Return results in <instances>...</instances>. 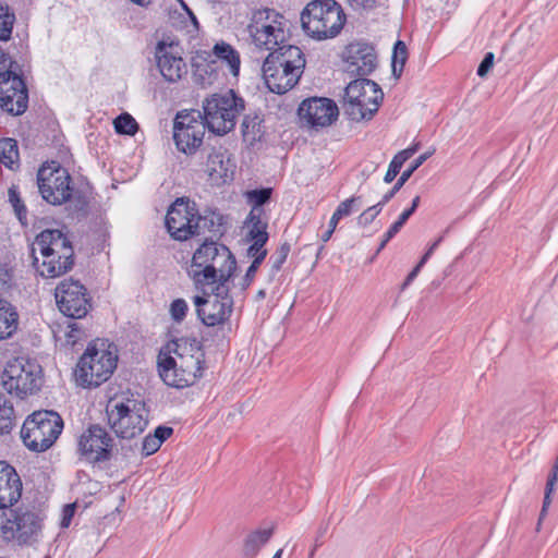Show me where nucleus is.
Listing matches in <instances>:
<instances>
[{
	"mask_svg": "<svg viewBox=\"0 0 558 558\" xmlns=\"http://www.w3.org/2000/svg\"><path fill=\"white\" fill-rule=\"evenodd\" d=\"M214 56L226 62L233 75H238L240 71V54L230 45L225 41L217 43L213 48Z\"/></svg>",
	"mask_w": 558,
	"mask_h": 558,
	"instance_id": "nucleus-28",
	"label": "nucleus"
},
{
	"mask_svg": "<svg viewBox=\"0 0 558 558\" xmlns=\"http://www.w3.org/2000/svg\"><path fill=\"white\" fill-rule=\"evenodd\" d=\"M114 130L118 134L134 135L138 130L136 120L130 113H121L114 121Z\"/></svg>",
	"mask_w": 558,
	"mask_h": 558,
	"instance_id": "nucleus-37",
	"label": "nucleus"
},
{
	"mask_svg": "<svg viewBox=\"0 0 558 558\" xmlns=\"http://www.w3.org/2000/svg\"><path fill=\"white\" fill-rule=\"evenodd\" d=\"M408 159H410L409 153L401 150L397 155H395L390 163L395 165L398 169L401 170L402 166Z\"/></svg>",
	"mask_w": 558,
	"mask_h": 558,
	"instance_id": "nucleus-56",
	"label": "nucleus"
},
{
	"mask_svg": "<svg viewBox=\"0 0 558 558\" xmlns=\"http://www.w3.org/2000/svg\"><path fill=\"white\" fill-rule=\"evenodd\" d=\"M305 57L296 46H281L271 51L263 63V77L270 92L286 94L300 81Z\"/></svg>",
	"mask_w": 558,
	"mask_h": 558,
	"instance_id": "nucleus-3",
	"label": "nucleus"
},
{
	"mask_svg": "<svg viewBox=\"0 0 558 558\" xmlns=\"http://www.w3.org/2000/svg\"><path fill=\"white\" fill-rule=\"evenodd\" d=\"M19 327V313L7 300L0 299V340L13 336Z\"/></svg>",
	"mask_w": 558,
	"mask_h": 558,
	"instance_id": "nucleus-27",
	"label": "nucleus"
},
{
	"mask_svg": "<svg viewBox=\"0 0 558 558\" xmlns=\"http://www.w3.org/2000/svg\"><path fill=\"white\" fill-rule=\"evenodd\" d=\"M264 216H265V210L263 208L252 207V209L245 220V223H246V226H251V225H259L263 222H267L264 219Z\"/></svg>",
	"mask_w": 558,
	"mask_h": 558,
	"instance_id": "nucleus-48",
	"label": "nucleus"
},
{
	"mask_svg": "<svg viewBox=\"0 0 558 558\" xmlns=\"http://www.w3.org/2000/svg\"><path fill=\"white\" fill-rule=\"evenodd\" d=\"M422 267H423V266L418 263V264H417V265L412 269V271L407 276V278H409L410 280H412V281H413V280L417 277V275H418V272L421 271Z\"/></svg>",
	"mask_w": 558,
	"mask_h": 558,
	"instance_id": "nucleus-60",
	"label": "nucleus"
},
{
	"mask_svg": "<svg viewBox=\"0 0 558 558\" xmlns=\"http://www.w3.org/2000/svg\"><path fill=\"white\" fill-rule=\"evenodd\" d=\"M236 270V259L225 244L205 241L192 256L187 275L195 287L207 293V288L229 286Z\"/></svg>",
	"mask_w": 558,
	"mask_h": 558,
	"instance_id": "nucleus-1",
	"label": "nucleus"
},
{
	"mask_svg": "<svg viewBox=\"0 0 558 558\" xmlns=\"http://www.w3.org/2000/svg\"><path fill=\"white\" fill-rule=\"evenodd\" d=\"M70 330L65 333V337L68 339V342H71L72 344L76 343V341L80 338V328L77 324H71L69 325Z\"/></svg>",
	"mask_w": 558,
	"mask_h": 558,
	"instance_id": "nucleus-54",
	"label": "nucleus"
},
{
	"mask_svg": "<svg viewBox=\"0 0 558 558\" xmlns=\"http://www.w3.org/2000/svg\"><path fill=\"white\" fill-rule=\"evenodd\" d=\"M75 512V505L70 504L65 505L62 510V519H61V526L68 527L71 524L72 518Z\"/></svg>",
	"mask_w": 558,
	"mask_h": 558,
	"instance_id": "nucleus-51",
	"label": "nucleus"
},
{
	"mask_svg": "<svg viewBox=\"0 0 558 558\" xmlns=\"http://www.w3.org/2000/svg\"><path fill=\"white\" fill-rule=\"evenodd\" d=\"M408 159H410L409 153L401 150L397 155H395L390 163L395 165L398 169L401 170L402 166Z\"/></svg>",
	"mask_w": 558,
	"mask_h": 558,
	"instance_id": "nucleus-55",
	"label": "nucleus"
},
{
	"mask_svg": "<svg viewBox=\"0 0 558 558\" xmlns=\"http://www.w3.org/2000/svg\"><path fill=\"white\" fill-rule=\"evenodd\" d=\"M274 533L272 529L257 530L251 533L244 543V555L254 558L259 549L268 543Z\"/></svg>",
	"mask_w": 558,
	"mask_h": 558,
	"instance_id": "nucleus-31",
	"label": "nucleus"
},
{
	"mask_svg": "<svg viewBox=\"0 0 558 558\" xmlns=\"http://www.w3.org/2000/svg\"><path fill=\"white\" fill-rule=\"evenodd\" d=\"M22 496V481L15 469L0 461V510L8 509Z\"/></svg>",
	"mask_w": 558,
	"mask_h": 558,
	"instance_id": "nucleus-25",
	"label": "nucleus"
},
{
	"mask_svg": "<svg viewBox=\"0 0 558 558\" xmlns=\"http://www.w3.org/2000/svg\"><path fill=\"white\" fill-rule=\"evenodd\" d=\"M347 71L357 76L369 75L377 65V56L373 46L366 43L350 44L344 53Z\"/></svg>",
	"mask_w": 558,
	"mask_h": 558,
	"instance_id": "nucleus-23",
	"label": "nucleus"
},
{
	"mask_svg": "<svg viewBox=\"0 0 558 558\" xmlns=\"http://www.w3.org/2000/svg\"><path fill=\"white\" fill-rule=\"evenodd\" d=\"M207 124L201 111H180L173 122V140L178 149L184 154H194L203 144Z\"/></svg>",
	"mask_w": 558,
	"mask_h": 558,
	"instance_id": "nucleus-15",
	"label": "nucleus"
},
{
	"mask_svg": "<svg viewBox=\"0 0 558 558\" xmlns=\"http://www.w3.org/2000/svg\"><path fill=\"white\" fill-rule=\"evenodd\" d=\"M411 216V210H403L399 218L387 230V238H395Z\"/></svg>",
	"mask_w": 558,
	"mask_h": 558,
	"instance_id": "nucleus-46",
	"label": "nucleus"
},
{
	"mask_svg": "<svg viewBox=\"0 0 558 558\" xmlns=\"http://www.w3.org/2000/svg\"><path fill=\"white\" fill-rule=\"evenodd\" d=\"M173 433V429L171 427L167 426H158L155 429L154 436L160 440V444H162L166 439H168Z\"/></svg>",
	"mask_w": 558,
	"mask_h": 558,
	"instance_id": "nucleus-52",
	"label": "nucleus"
},
{
	"mask_svg": "<svg viewBox=\"0 0 558 558\" xmlns=\"http://www.w3.org/2000/svg\"><path fill=\"white\" fill-rule=\"evenodd\" d=\"M404 151L409 153V157L411 158L417 150V145H413L411 147H408L403 149Z\"/></svg>",
	"mask_w": 558,
	"mask_h": 558,
	"instance_id": "nucleus-64",
	"label": "nucleus"
},
{
	"mask_svg": "<svg viewBox=\"0 0 558 558\" xmlns=\"http://www.w3.org/2000/svg\"><path fill=\"white\" fill-rule=\"evenodd\" d=\"M43 520L33 510L11 507L0 510V542L32 546L41 533Z\"/></svg>",
	"mask_w": 558,
	"mask_h": 558,
	"instance_id": "nucleus-6",
	"label": "nucleus"
},
{
	"mask_svg": "<svg viewBox=\"0 0 558 558\" xmlns=\"http://www.w3.org/2000/svg\"><path fill=\"white\" fill-rule=\"evenodd\" d=\"M156 58L158 69L166 81L175 83L187 74V66L178 44L160 41L156 48Z\"/></svg>",
	"mask_w": 558,
	"mask_h": 558,
	"instance_id": "nucleus-22",
	"label": "nucleus"
},
{
	"mask_svg": "<svg viewBox=\"0 0 558 558\" xmlns=\"http://www.w3.org/2000/svg\"><path fill=\"white\" fill-rule=\"evenodd\" d=\"M19 161L17 142L13 138L0 140V162L5 167L13 169V166Z\"/></svg>",
	"mask_w": 558,
	"mask_h": 558,
	"instance_id": "nucleus-32",
	"label": "nucleus"
},
{
	"mask_svg": "<svg viewBox=\"0 0 558 558\" xmlns=\"http://www.w3.org/2000/svg\"><path fill=\"white\" fill-rule=\"evenodd\" d=\"M260 256L259 258L253 259L252 264L246 270V274L240 281V289L241 291H245L254 281L256 272L260 266Z\"/></svg>",
	"mask_w": 558,
	"mask_h": 558,
	"instance_id": "nucleus-42",
	"label": "nucleus"
},
{
	"mask_svg": "<svg viewBox=\"0 0 558 558\" xmlns=\"http://www.w3.org/2000/svg\"><path fill=\"white\" fill-rule=\"evenodd\" d=\"M262 122L263 119L258 114H247L244 117L241 124V131L244 141L250 145L262 140L264 134L262 130Z\"/></svg>",
	"mask_w": 558,
	"mask_h": 558,
	"instance_id": "nucleus-30",
	"label": "nucleus"
},
{
	"mask_svg": "<svg viewBox=\"0 0 558 558\" xmlns=\"http://www.w3.org/2000/svg\"><path fill=\"white\" fill-rule=\"evenodd\" d=\"M333 234V231L332 229H327L323 234H322V241L323 242H328L330 240V238L332 236Z\"/></svg>",
	"mask_w": 558,
	"mask_h": 558,
	"instance_id": "nucleus-63",
	"label": "nucleus"
},
{
	"mask_svg": "<svg viewBox=\"0 0 558 558\" xmlns=\"http://www.w3.org/2000/svg\"><path fill=\"white\" fill-rule=\"evenodd\" d=\"M400 169H398L395 165L389 163L388 170L385 174L384 181L386 183H391L396 177L399 174Z\"/></svg>",
	"mask_w": 558,
	"mask_h": 558,
	"instance_id": "nucleus-57",
	"label": "nucleus"
},
{
	"mask_svg": "<svg viewBox=\"0 0 558 558\" xmlns=\"http://www.w3.org/2000/svg\"><path fill=\"white\" fill-rule=\"evenodd\" d=\"M494 65V53L487 52L477 68V75L484 77Z\"/></svg>",
	"mask_w": 558,
	"mask_h": 558,
	"instance_id": "nucleus-50",
	"label": "nucleus"
},
{
	"mask_svg": "<svg viewBox=\"0 0 558 558\" xmlns=\"http://www.w3.org/2000/svg\"><path fill=\"white\" fill-rule=\"evenodd\" d=\"M54 296L60 312L70 318H83L92 307L87 289L77 280L61 281L56 288Z\"/></svg>",
	"mask_w": 558,
	"mask_h": 558,
	"instance_id": "nucleus-16",
	"label": "nucleus"
},
{
	"mask_svg": "<svg viewBox=\"0 0 558 558\" xmlns=\"http://www.w3.org/2000/svg\"><path fill=\"white\" fill-rule=\"evenodd\" d=\"M41 374V366L35 361L16 357L7 363L1 376L2 386L10 395L23 399L40 389Z\"/></svg>",
	"mask_w": 558,
	"mask_h": 558,
	"instance_id": "nucleus-12",
	"label": "nucleus"
},
{
	"mask_svg": "<svg viewBox=\"0 0 558 558\" xmlns=\"http://www.w3.org/2000/svg\"><path fill=\"white\" fill-rule=\"evenodd\" d=\"M170 357L184 367L186 373L196 381L204 369L205 354L201 342L195 338H180L167 345Z\"/></svg>",
	"mask_w": 558,
	"mask_h": 558,
	"instance_id": "nucleus-19",
	"label": "nucleus"
},
{
	"mask_svg": "<svg viewBox=\"0 0 558 558\" xmlns=\"http://www.w3.org/2000/svg\"><path fill=\"white\" fill-rule=\"evenodd\" d=\"M28 106V90L24 80L12 71L0 73V108L21 116Z\"/></svg>",
	"mask_w": 558,
	"mask_h": 558,
	"instance_id": "nucleus-18",
	"label": "nucleus"
},
{
	"mask_svg": "<svg viewBox=\"0 0 558 558\" xmlns=\"http://www.w3.org/2000/svg\"><path fill=\"white\" fill-rule=\"evenodd\" d=\"M340 220L341 219L338 216H336V214L333 213L331 218H330L328 229H332V231L335 232V230H336V228H337V226H338Z\"/></svg>",
	"mask_w": 558,
	"mask_h": 558,
	"instance_id": "nucleus-61",
	"label": "nucleus"
},
{
	"mask_svg": "<svg viewBox=\"0 0 558 558\" xmlns=\"http://www.w3.org/2000/svg\"><path fill=\"white\" fill-rule=\"evenodd\" d=\"M63 429V420L51 410L36 411L24 421L21 438L34 452H44L58 439Z\"/></svg>",
	"mask_w": 558,
	"mask_h": 558,
	"instance_id": "nucleus-9",
	"label": "nucleus"
},
{
	"mask_svg": "<svg viewBox=\"0 0 558 558\" xmlns=\"http://www.w3.org/2000/svg\"><path fill=\"white\" fill-rule=\"evenodd\" d=\"M272 189L265 187L260 190H252L245 193L247 202L252 205V207H259L266 204L271 197Z\"/></svg>",
	"mask_w": 558,
	"mask_h": 558,
	"instance_id": "nucleus-39",
	"label": "nucleus"
},
{
	"mask_svg": "<svg viewBox=\"0 0 558 558\" xmlns=\"http://www.w3.org/2000/svg\"><path fill=\"white\" fill-rule=\"evenodd\" d=\"M383 99L384 93L379 85L361 77L345 87L342 108L344 114L352 121L371 120L378 111Z\"/></svg>",
	"mask_w": 558,
	"mask_h": 558,
	"instance_id": "nucleus-8",
	"label": "nucleus"
},
{
	"mask_svg": "<svg viewBox=\"0 0 558 558\" xmlns=\"http://www.w3.org/2000/svg\"><path fill=\"white\" fill-rule=\"evenodd\" d=\"M15 15L7 4L0 2V40H9L12 34Z\"/></svg>",
	"mask_w": 558,
	"mask_h": 558,
	"instance_id": "nucleus-35",
	"label": "nucleus"
},
{
	"mask_svg": "<svg viewBox=\"0 0 558 558\" xmlns=\"http://www.w3.org/2000/svg\"><path fill=\"white\" fill-rule=\"evenodd\" d=\"M158 372L165 384L174 388H185L195 383L184 367L162 351L158 355Z\"/></svg>",
	"mask_w": 558,
	"mask_h": 558,
	"instance_id": "nucleus-26",
	"label": "nucleus"
},
{
	"mask_svg": "<svg viewBox=\"0 0 558 558\" xmlns=\"http://www.w3.org/2000/svg\"><path fill=\"white\" fill-rule=\"evenodd\" d=\"M196 223L198 235L205 233L206 231L218 234L222 233L223 231L226 218L217 211H209L203 216L197 214Z\"/></svg>",
	"mask_w": 558,
	"mask_h": 558,
	"instance_id": "nucleus-29",
	"label": "nucleus"
},
{
	"mask_svg": "<svg viewBox=\"0 0 558 558\" xmlns=\"http://www.w3.org/2000/svg\"><path fill=\"white\" fill-rule=\"evenodd\" d=\"M267 227H268L267 222H263V223H259V225L247 226V228H248V233H247L248 240L250 241L257 240V243L258 242L259 243H267V241H268Z\"/></svg>",
	"mask_w": 558,
	"mask_h": 558,
	"instance_id": "nucleus-41",
	"label": "nucleus"
},
{
	"mask_svg": "<svg viewBox=\"0 0 558 558\" xmlns=\"http://www.w3.org/2000/svg\"><path fill=\"white\" fill-rule=\"evenodd\" d=\"M360 198V196H352L341 202L335 210L336 216L340 219L350 216Z\"/></svg>",
	"mask_w": 558,
	"mask_h": 558,
	"instance_id": "nucleus-45",
	"label": "nucleus"
},
{
	"mask_svg": "<svg viewBox=\"0 0 558 558\" xmlns=\"http://www.w3.org/2000/svg\"><path fill=\"white\" fill-rule=\"evenodd\" d=\"M298 114L310 128L319 129L331 125L339 116V109L332 99L312 97L300 104Z\"/></svg>",
	"mask_w": 558,
	"mask_h": 558,
	"instance_id": "nucleus-20",
	"label": "nucleus"
},
{
	"mask_svg": "<svg viewBox=\"0 0 558 558\" xmlns=\"http://www.w3.org/2000/svg\"><path fill=\"white\" fill-rule=\"evenodd\" d=\"M32 254L38 271L46 278L60 277L74 265L72 243L60 230L41 231L32 245Z\"/></svg>",
	"mask_w": 558,
	"mask_h": 558,
	"instance_id": "nucleus-2",
	"label": "nucleus"
},
{
	"mask_svg": "<svg viewBox=\"0 0 558 558\" xmlns=\"http://www.w3.org/2000/svg\"><path fill=\"white\" fill-rule=\"evenodd\" d=\"M14 426V409L5 397L0 396V436L11 433Z\"/></svg>",
	"mask_w": 558,
	"mask_h": 558,
	"instance_id": "nucleus-33",
	"label": "nucleus"
},
{
	"mask_svg": "<svg viewBox=\"0 0 558 558\" xmlns=\"http://www.w3.org/2000/svg\"><path fill=\"white\" fill-rule=\"evenodd\" d=\"M291 251L289 243H282L276 252L270 256L269 263L271 264V272L276 275L282 268Z\"/></svg>",
	"mask_w": 558,
	"mask_h": 558,
	"instance_id": "nucleus-38",
	"label": "nucleus"
},
{
	"mask_svg": "<svg viewBox=\"0 0 558 558\" xmlns=\"http://www.w3.org/2000/svg\"><path fill=\"white\" fill-rule=\"evenodd\" d=\"M432 154H433V151H427V153L420 155L413 161V163L401 173L400 178L397 180V189H401L405 184V182L411 178L413 172L418 167H421L425 162V160H427V158H429L432 156Z\"/></svg>",
	"mask_w": 558,
	"mask_h": 558,
	"instance_id": "nucleus-40",
	"label": "nucleus"
},
{
	"mask_svg": "<svg viewBox=\"0 0 558 558\" xmlns=\"http://www.w3.org/2000/svg\"><path fill=\"white\" fill-rule=\"evenodd\" d=\"M234 163L227 149H214L207 157L206 173L211 185L220 186L232 180Z\"/></svg>",
	"mask_w": 558,
	"mask_h": 558,
	"instance_id": "nucleus-24",
	"label": "nucleus"
},
{
	"mask_svg": "<svg viewBox=\"0 0 558 558\" xmlns=\"http://www.w3.org/2000/svg\"><path fill=\"white\" fill-rule=\"evenodd\" d=\"M555 490V486H548V483H546V488H545V496H544V500H543V507H542V511H541V519L545 515L546 511H547V508L549 507L550 502H551V494L554 493Z\"/></svg>",
	"mask_w": 558,
	"mask_h": 558,
	"instance_id": "nucleus-53",
	"label": "nucleus"
},
{
	"mask_svg": "<svg viewBox=\"0 0 558 558\" xmlns=\"http://www.w3.org/2000/svg\"><path fill=\"white\" fill-rule=\"evenodd\" d=\"M9 203L22 226L26 227L27 221V207L22 199L16 186H11L8 192Z\"/></svg>",
	"mask_w": 558,
	"mask_h": 558,
	"instance_id": "nucleus-34",
	"label": "nucleus"
},
{
	"mask_svg": "<svg viewBox=\"0 0 558 558\" xmlns=\"http://www.w3.org/2000/svg\"><path fill=\"white\" fill-rule=\"evenodd\" d=\"M112 447V437L99 425H90L78 439L81 454L90 462L108 460Z\"/></svg>",
	"mask_w": 558,
	"mask_h": 558,
	"instance_id": "nucleus-21",
	"label": "nucleus"
},
{
	"mask_svg": "<svg viewBox=\"0 0 558 558\" xmlns=\"http://www.w3.org/2000/svg\"><path fill=\"white\" fill-rule=\"evenodd\" d=\"M400 189H397V183L393 185V187L387 192L380 202L377 203L378 206H380V208L383 209V207L396 195V193L399 191Z\"/></svg>",
	"mask_w": 558,
	"mask_h": 558,
	"instance_id": "nucleus-59",
	"label": "nucleus"
},
{
	"mask_svg": "<svg viewBox=\"0 0 558 558\" xmlns=\"http://www.w3.org/2000/svg\"><path fill=\"white\" fill-rule=\"evenodd\" d=\"M287 19L274 9H258L252 12L247 32L252 43L259 49L275 51L287 46Z\"/></svg>",
	"mask_w": 558,
	"mask_h": 558,
	"instance_id": "nucleus-7",
	"label": "nucleus"
},
{
	"mask_svg": "<svg viewBox=\"0 0 558 558\" xmlns=\"http://www.w3.org/2000/svg\"><path fill=\"white\" fill-rule=\"evenodd\" d=\"M203 110V121L208 130L225 135L234 129L236 118L244 110V100L233 90L214 94L204 100Z\"/></svg>",
	"mask_w": 558,
	"mask_h": 558,
	"instance_id": "nucleus-10",
	"label": "nucleus"
},
{
	"mask_svg": "<svg viewBox=\"0 0 558 558\" xmlns=\"http://www.w3.org/2000/svg\"><path fill=\"white\" fill-rule=\"evenodd\" d=\"M381 210L383 209L377 204L368 207L357 217V225L361 227H367L375 220Z\"/></svg>",
	"mask_w": 558,
	"mask_h": 558,
	"instance_id": "nucleus-44",
	"label": "nucleus"
},
{
	"mask_svg": "<svg viewBox=\"0 0 558 558\" xmlns=\"http://www.w3.org/2000/svg\"><path fill=\"white\" fill-rule=\"evenodd\" d=\"M251 242H252V244L250 245V247L247 250L248 255L251 257H253L254 259L259 258V256H260L262 257L260 264H262L267 255V251L264 248V245L266 243H259V242L257 243V240L251 241Z\"/></svg>",
	"mask_w": 558,
	"mask_h": 558,
	"instance_id": "nucleus-49",
	"label": "nucleus"
},
{
	"mask_svg": "<svg viewBox=\"0 0 558 558\" xmlns=\"http://www.w3.org/2000/svg\"><path fill=\"white\" fill-rule=\"evenodd\" d=\"M37 184L41 197L51 205L69 202L74 191L69 171L54 161L38 170Z\"/></svg>",
	"mask_w": 558,
	"mask_h": 558,
	"instance_id": "nucleus-13",
	"label": "nucleus"
},
{
	"mask_svg": "<svg viewBox=\"0 0 558 558\" xmlns=\"http://www.w3.org/2000/svg\"><path fill=\"white\" fill-rule=\"evenodd\" d=\"M408 60V49L402 40H398L393 47L392 53V73L399 78Z\"/></svg>",
	"mask_w": 558,
	"mask_h": 558,
	"instance_id": "nucleus-36",
	"label": "nucleus"
},
{
	"mask_svg": "<svg viewBox=\"0 0 558 558\" xmlns=\"http://www.w3.org/2000/svg\"><path fill=\"white\" fill-rule=\"evenodd\" d=\"M211 295L194 296L197 316L204 325L215 327L225 324L233 308V299L230 295V286L207 288Z\"/></svg>",
	"mask_w": 558,
	"mask_h": 558,
	"instance_id": "nucleus-14",
	"label": "nucleus"
},
{
	"mask_svg": "<svg viewBox=\"0 0 558 558\" xmlns=\"http://www.w3.org/2000/svg\"><path fill=\"white\" fill-rule=\"evenodd\" d=\"M160 446V440H158L154 435H147L143 440L142 449L146 456H150L155 453Z\"/></svg>",
	"mask_w": 558,
	"mask_h": 558,
	"instance_id": "nucleus-47",
	"label": "nucleus"
},
{
	"mask_svg": "<svg viewBox=\"0 0 558 558\" xmlns=\"http://www.w3.org/2000/svg\"><path fill=\"white\" fill-rule=\"evenodd\" d=\"M442 241V238L437 239L426 251V253L422 256L421 260L418 262L422 266L426 264L428 258L432 256L436 247L439 245V243Z\"/></svg>",
	"mask_w": 558,
	"mask_h": 558,
	"instance_id": "nucleus-58",
	"label": "nucleus"
},
{
	"mask_svg": "<svg viewBox=\"0 0 558 558\" xmlns=\"http://www.w3.org/2000/svg\"><path fill=\"white\" fill-rule=\"evenodd\" d=\"M187 303L183 299L174 300L170 305V314L173 320L180 323L187 313Z\"/></svg>",
	"mask_w": 558,
	"mask_h": 558,
	"instance_id": "nucleus-43",
	"label": "nucleus"
},
{
	"mask_svg": "<svg viewBox=\"0 0 558 558\" xmlns=\"http://www.w3.org/2000/svg\"><path fill=\"white\" fill-rule=\"evenodd\" d=\"M106 412L110 427L121 438L131 439L141 435L148 424V411L140 400L109 403Z\"/></svg>",
	"mask_w": 558,
	"mask_h": 558,
	"instance_id": "nucleus-11",
	"label": "nucleus"
},
{
	"mask_svg": "<svg viewBox=\"0 0 558 558\" xmlns=\"http://www.w3.org/2000/svg\"><path fill=\"white\" fill-rule=\"evenodd\" d=\"M345 21L341 5L335 0H314L305 7L301 14L304 32L317 40L339 35Z\"/></svg>",
	"mask_w": 558,
	"mask_h": 558,
	"instance_id": "nucleus-5",
	"label": "nucleus"
},
{
	"mask_svg": "<svg viewBox=\"0 0 558 558\" xmlns=\"http://www.w3.org/2000/svg\"><path fill=\"white\" fill-rule=\"evenodd\" d=\"M197 210L189 202L182 198L177 199L168 209L166 215V227L170 235L179 241H185L198 235Z\"/></svg>",
	"mask_w": 558,
	"mask_h": 558,
	"instance_id": "nucleus-17",
	"label": "nucleus"
},
{
	"mask_svg": "<svg viewBox=\"0 0 558 558\" xmlns=\"http://www.w3.org/2000/svg\"><path fill=\"white\" fill-rule=\"evenodd\" d=\"M420 201H421L420 196H415L413 198L411 207L407 209V210H411V215H413L414 211L416 210V208L420 204Z\"/></svg>",
	"mask_w": 558,
	"mask_h": 558,
	"instance_id": "nucleus-62",
	"label": "nucleus"
},
{
	"mask_svg": "<svg viewBox=\"0 0 558 558\" xmlns=\"http://www.w3.org/2000/svg\"><path fill=\"white\" fill-rule=\"evenodd\" d=\"M118 355L105 340L90 342L74 369L75 381L83 388L98 387L107 381L117 367Z\"/></svg>",
	"mask_w": 558,
	"mask_h": 558,
	"instance_id": "nucleus-4",
	"label": "nucleus"
}]
</instances>
